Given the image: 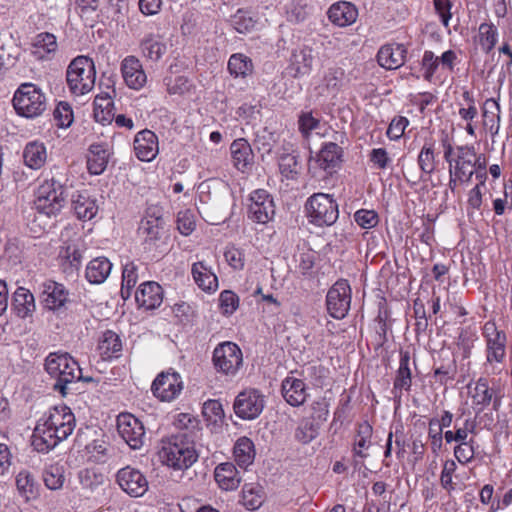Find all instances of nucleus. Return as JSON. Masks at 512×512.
Returning a JSON list of instances; mask_svg holds the SVG:
<instances>
[{
  "instance_id": "obj_1",
  "label": "nucleus",
  "mask_w": 512,
  "mask_h": 512,
  "mask_svg": "<svg viewBox=\"0 0 512 512\" xmlns=\"http://www.w3.org/2000/svg\"><path fill=\"white\" fill-rule=\"evenodd\" d=\"M75 428V416L66 405L50 408L39 420L32 435L34 449L47 453L67 439Z\"/></svg>"
},
{
  "instance_id": "obj_2",
  "label": "nucleus",
  "mask_w": 512,
  "mask_h": 512,
  "mask_svg": "<svg viewBox=\"0 0 512 512\" xmlns=\"http://www.w3.org/2000/svg\"><path fill=\"white\" fill-rule=\"evenodd\" d=\"M44 368L55 380L54 390L62 396L67 394L68 384L76 381H93L91 377H83L78 362L67 352H50L45 358Z\"/></svg>"
},
{
  "instance_id": "obj_3",
  "label": "nucleus",
  "mask_w": 512,
  "mask_h": 512,
  "mask_svg": "<svg viewBox=\"0 0 512 512\" xmlns=\"http://www.w3.org/2000/svg\"><path fill=\"white\" fill-rule=\"evenodd\" d=\"M68 198V187L59 179L52 177L44 180L35 192L34 206L36 211L46 217L57 216L65 206Z\"/></svg>"
},
{
  "instance_id": "obj_4",
  "label": "nucleus",
  "mask_w": 512,
  "mask_h": 512,
  "mask_svg": "<svg viewBox=\"0 0 512 512\" xmlns=\"http://www.w3.org/2000/svg\"><path fill=\"white\" fill-rule=\"evenodd\" d=\"M161 453L165 463L178 470L191 467L198 459L194 439L187 432L172 435Z\"/></svg>"
},
{
  "instance_id": "obj_5",
  "label": "nucleus",
  "mask_w": 512,
  "mask_h": 512,
  "mask_svg": "<svg viewBox=\"0 0 512 512\" xmlns=\"http://www.w3.org/2000/svg\"><path fill=\"white\" fill-rule=\"evenodd\" d=\"M66 80L73 95L81 96L89 93L94 88L96 80L94 61L84 55L74 58L68 65Z\"/></svg>"
},
{
  "instance_id": "obj_6",
  "label": "nucleus",
  "mask_w": 512,
  "mask_h": 512,
  "mask_svg": "<svg viewBox=\"0 0 512 512\" xmlns=\"http://www.w3.org/2000/svg\"><path fill=\"white\" fill-rule=\"evenodd\" d=\"M443 157L448 164V173L471 181L475 168V147L458 145L455 148L448 139L442 141Z\"/></svg>"
},
{
  "instance_id": "obj_7",
  "label": "nucleus",
  "mask_w": 512,
  "mask_h": 512,
  "mask_svg": "<svg viewBox=\"0 0 512 512\" xmlns=\"http://www.w3.org/2000/svg\"><path fill=\"white\" fill-rule=\"evenodd\" d=\"M13 106L18 115L35 118L46 110V96L35 84L23 83L14 93Z\"/></svg>"
},
{
  "instance_id": "obj_8",
  "label": "nucleus",
  "mask_w": 512,
  "mask_h": 512,
  "mask_svg": "<svg viewBox=\"0 0 512 512\" xmlns=\"http://www.w3.org/2000/svg\"><path fill=\"white\" fill-rule=\"evenodd\" d=\"M307 216L317 226H330L339 216L338 204L332 195L315 193L306 202Z\"/></svg>"
},
{
  "instance_id": "obj_9",
  "label": "nucleus",
  "mask_w": 512,
  "mask_h": 512,
  "mask_svg": "<svg viewBox=\"0 0 512 512\" xmlns=\"http://www.w3.org/2000/svg\"><path fill=\"white\" fill-rule=\"evenodd\" d=\"M212 361L218 372L233 376L242 365V351L233 342H223L214 349Z\"/></svg>"
},
{
  "instance_id": "obj_10",
  "label": "nucleus",
  "mask_w": 512,
  "mask_h": 512,
  "mask_svg": "<svg viewBox=\"0 0 512 512\" xmlns=\"http://www.w3.org/2000/svg\"><path fill=\"white\" fill-rule=\"evenodd\" d=\"M468 395L471 400V408L475 412V417L493 404L494 409L500 406V399L496 391L490 387L489 380L486 377H479L474 383L468 385Z\"/></svg>"
},
{
  "instance_id": "obj_11",
  "label": "nucleus",
  "mask_w": 512,
  "mask_h": 512,
  "mask_svg": "<svg viewBox=\"0 0 512 512\" xmlns=\"http://www.w3.org/2000/svg\"><path fill=\"white\" fill-rule=\"evenodd\" d=\"M248 218L258 224H267L275 217L276 206L272 195L265 189L254 190L249 197Z\"/></svg>"
},
{
  "instance_id": "obj_12",
  "label": "nucleus",
  "mask_w": 512,
  "mask_h": 512,
  "mask_svg": "<svg viewBox=\"0 0 512 512\" xmlns=\"http://www.w3.org/2000/svg\"><path fill=\"white\" fill-rule=\"evenodd\" d=\"M351 303V287L347 280L336 281L326 295V306L329 315L335 319L344 318Z\"/></svg>"
},
{
  "instance_id": "obj_13",
  "label": "nucleus",
  "mask_w": 512,
  "mask_h": 512,
  "mask_svg": "<svg viewBox=\"0 0 512 512\" xmlns=\"http://www.w3.org/2000/svg\"><path fill=\"white\" fill-rule=\"evenodd\" d=\"M117 431L131 449L138 450L144 445L146 438L144 425L131 413H120L117 416Z\"/></svg>"
},
{
  "instance_id": "obj_14",
  "label": "nucleus",
  "mask_w": 512,
  "mask_h": 512,
  "mask_svg": "<svg viewBox=\"0 0 512 512\" xmlns=\"http://www.w3.org/2000/svg\"><path fill=\"white\" fill-rule=\"evenodd\" d=\"M457 54L454 50H447L440 57L433 51L425 50L420 62L422 76L425 81L433 82L436 72L441 67L442 70L453 72L456 66Z\"/></svg>"
},
{
  "instance_id": "obj_15",
  "label": "nucleus",
  "mask_w": 512,
  "mask_h": 512,
  "mask_svg": "<svg viewBox=\"0 0 512 512\" xmlns=\"http://www.w3.org/2000/svg\"><path fill=\"white\" fill-rule=\"evenodd\" d=\"M265 405L264 396L255 389L244 390L239 393L234 401V412L243 420H253L263 411Z\"/></svg>"
},
{
  "instance_id": "obj_16",
  "label": "nucleus",
  "mask_w": 512,
  "mask_h": 512,
  "mask_svg": "<svg viewBox=\"0 0 512 512\" xmlns=\"http://www.w3.org/2000/svg\"><path fill=\"white\" fill-rule=\"evenodd\" d=\"M183 389L181 376L177 372H161L154 379L151 391L154 396L164 402H171L176 399Z\"/></svg>"
},
{
  "instance_id": "obj_17",
  "label": "nucleus",
  "mask_w": 512,
  "mask_h": 512,
  "mask_svg": "<svg viewBox=\"0 0 512 512\" xmlns=\"http://www.w3.org/2000/svg\"><path fill=\"white\" fill-rule=\"evenodd\" d=\"M116 482L125 493L135 498L142 497L149 487L146 476L139 469L131 466L118 470Z\"/></svg>"
},
{
  "instance_id": "obj_18",
  "label": "nucleus",
  "mask_w": 512,
  "mask_h": 512,
  "mask_svg": "<svg viewBox=\"0 0 512 512\" xmlns=\"http://www.w3.org/2000/svg\"><path fill=\"white\" fill-rule=\"evenodd\" d=\"M69 301V291L62 283L45 280L40 285V302L49 311L58 313L65 308Z\"/></svg>"
},
{
  "instance_id": "obj_19",
  "label": "nucleus",
  "mask_w": 512,
  "mask_h": 512,
  "mask_svg": "<svg viewBox=\"0 0 512 512\" xmlns=\"http://www.w3.org/2000/svg\"><path fill=\"white\" fill-rule=\"evenodd\" d=\"M507 335L485 341L484 369L488 375H499L507 357Z\"/></svg>"
},
{
  "instance_id": "obj_20",
  "label": "nucleus",
  "mask_w": 512,
  "mask_h": 512,
  "mask_svg": "<svg viewBox=\"0 0 512 512\" xmlns=\"http://www.w3.org/2000/svg\"><path fill=\"white\" fill-rule=\"evenodd\" d=\"M125 84L133 90L142 89L147 83V75L141 61L133 55L126 56L120 65Z\"/></svg>"
},
{
  "instance_id": "obj_21",
  "label": "nucleus",
  "mask_w": 512,
  "mask_h": 512,
  "mask_svg": "<svg viewBox=\"0 0 512 512\" xmlns=\"http://www.w3.org/2000/svg\"><path fill=\"white\" fill-rule=\"evenodd\" d=\"M410 354L400 350L399 367L393 380L392 394L395 402L401 403L404 392H409L412 385V371L410 367Z\"/></svg>"
},
{
  "instance_id": "obj_22",
  "label": "nucleus",
  "mask_w": 512,
  "mask_h": 512,
  "mask_svg": "<svg viewBox=\"0 0 512 512\" xmlns=\"http://www.w3.org/2000/svg\"><path fill=\"white\" fill-rule=\"evenodd\" d=\"M499 100V96L486 98L480 105L482 127L492 137L499 134L501 126L502 109Z\"/></svg>"
},
{
  "instance_id": "obj_23",
  "label": "nucleus",
  "mask_w": 512,
  "mask_h": 512,
  "mask_svg": "<svg viewBox=\"0 0 512 512\" xmlns=\"http://www.w3.org/2000/svg\"><path fill=\"white\" fill-rule=\"evenodd\" d=\"M462 100L457 102L458 115L465 123L464 130L471 136L476 137V122L479 110L476 104L474 94L470 90H463L461 94Z\"/></svg>"
},
{
  "instance_id": "obj_24",
  "label": "nucleus",
  "mask_w": 512,
  "mask_h": 512,
  "mask_svg": "<svg viewBox=\"0 0 512 512\" xmlns=\"http://www.w3.org/2000/svg\"><path fill=\"white\" fill-rule=\"evenodd\" d=\"M437 150V141L432 133L423 137V144L417 157V164L420 171L431 176L437 169L439 158Z\"/></svg>"
},
{
  "instance_id": "obj_25",
  "label": "nucleus",
  "mask_w": 512,
  "mask_h": 512,
  "mask_svg": "<svg viewBox=\"0 0 512 512\" xmlns=\"http://www.w3.org/2000/svg\"><path fill=\"white\" fill-rule=\"evenodd\" d=\"M499 41L498 27L492 21L482 22L473 36L474 51L491 54Z\"/></svg>"
},
{
  "instance_id": "obj_26",
  "label": "nucleus",
  "mask_w": 512,
  "mask_h": 512,
  "mask_svg": "<svg viewBox=\"0 0 512 512\" xmlns=\"http://www.w3.org/2000/svg\"><path fill=\"white\" fill-rule=\"evenodd\" d=\"M135 300L140 308L156 309L163 302V289L157 282H144L136 290Z\"/></svg>"
},
{
  "instance_id": "obj_27",
  "label": "nucleus",
  "mask_w": 512,
  "mask_h": 512,
  "mask_svg": "<svg viewBox=\"0 0 512 512\" xmlns=\"http://www.w3.org/2000/svg\"><path fill=\"white\" fill-rule=\"evenodd\" d=\"M281 392L285 401L293 407L303 405L308 397L305 382L290 375L282 381Z\"/></svg>"
},
{
  "instance_id": "obj_28",
  "label": "nucleus",
  "mask_w": 512,
  "mask_h": 512,
  "mask_svg": "<svg viewBox=\"0 0 512 512\" xmlns=\"http://www.w3.org/2000/svg\"><path fill=\"white\" fill-rule=\"evenodd\" d=\"M134 151L141 161H152L158 154V138L154 132L145 129L138 132L134 139Z\"/></svg>"
},
{
  "instance_id": "obj_29",
  "label": "nucleus",
  "mask_w": 512,
  "mask_h": 512,
  "mask_svg": "<svg viewBox=\"0 0 512 512\" xmlns=\"http://www.w3.org/2000/svg\"><path fill=\"white\" fill-rule=\"evenodd\" d=\"M72 207L78 219L91 220L98 212L97 199L88 190L77 191L72 195Z\"/></svg>"
},
{
  "instance_id": "obj_30",
  "label": "nucleus",
  "mask_w": 512,
  "mask_h": 512,
  "mask_svg": "<svg viewBox=\"0 0 512 512\" xmlns=\"http://www.w3.org/2000/svg\"><path fill=\"white\" fill-rule=\"evenodd\" d=\"M31 45V54L41 61L51 60L58 49L56 36L49 32L38 33Z\"/></svg>"
},
{
  "instance_id": "obj_31",
  "label": "nucleus",
  "mask_w": 512,
  "mask_h": 512,
  "mask_svg": "<svg viewBox=\"0 0 512 512\" xmlns=\"http://www.w3.org/2000/svg\"><path fill=\"white\" fill-rule=\"evenodd\" d=\"M234 167L241 172L249 170L254 162V154L249 142L244 138L234 140L230 145Z\"/></svg>"
},
{
  "instance_id": "obj_32",
  "label": "nucleus",
  "mask_w": 512,
  "mask_h": 512,
  "mask_svg": "<svg viewBox=\"0 0 512 512\" xmlns=\"http://www.w3.org/2000/svg\"><path fill=\"white\" fill-rule=\"evenodd\" d=\"M327 15L334 25L346 27L356 21L358 11L352 3L347 1H338L330 6Z\"/></svg>"
},
{
  "instance_id": "obj_33",
  "label": "nucleus",
  "mask_w": 512,
  "mask_h": 512,
  "mask_svg": "<svg viewBox=\"0 0 512 512\" xmlns=\"http://www.w3.org/2000/svg\"><path fill=\"white\" fill-rule=\"evenodd\" d=\"M191 274L197 286L205 292L211 293L218 289V278L212 268L204 261L192 264Z\"/></svg>"
},
{
  "instance_id": "obj_34",
  "label": "nucleus",
  "mask_w": 512,
  "mask_h": 512,
  "mask_svg": "<svg viewBox=\"0 0 512 512\" xmlns=\"http://www.w3.org/2000/svg\"><path fill=\"white\" fill-rule=\"evenodd\" d=\"M214 478L219 487L226 491L236 490L241 482L240 473L231 462L217 465L214 471Z\"/></svg>"
},
{
  "instance_id": "obj_35",
  "label": "nucleus",
  "mask_w": 512,
  "mask_h": 512,
  "mask_svg": "<svg viewBox=\"0 0 512 512\" xmlns=\"http://www.w3.org/2000/svg\"><path fill=\"white\" fill-rule=\"evenodd\" d=\"M112 267L113 265L107 257H96L88 262L85 278L91 284H102L109 277Z\"/></svg>"
},
{
  "instance_id": "obj_36",
  "label": "nucleus",
  "mask_w": 512,
  "mask_h": 512,
  "mask_svg": "<svg viewBox=\"0 0 512 512\" xmlns=\"http://www.w3.org/2000/svg\"><path fill=\"white\" fill-rule=\"evenodd\" d=\"M142 55L153 61H159L167 51V45L162 36L149 33L140 41Z\"/></svg>"
},
{
  "instance_id": "obj_37",
  "label": "nucleus",
  "mask_w": 512,
  "mask_h": 512,
  "mask_svg": "<svg viewBox=\"0 0 512 512\" xmlns=\"http://www.w3.org/2000/svg\"><path fill=\"white\" fill-rule=\"evenodd\" d=\"M12 309L20 318L31 316L35 311L34 295L24 287H18L12 298Z\"/></svg>"
},
{
  "instance_id": "obj_38",
  "label": "nucleus",
  "mask_w": 512,
  "mask_h": 512,
  "mask_svg": "<svg viewBox=\"0 0 512 512\" xmlns=\"http://www.w3.org/2000/svg\"><path fill=\"white\" fill-rule=\"evenodd\" d=\"M342 149L339 145L333 142L326 143L320 150L317 162L319 167L332 174L341 161Z\"/></svg>"
},
{
  "instance_id": "obj_39",
  "label": "nucleus",
  "mask_w": 512,
  "mask_h": 512,
  "mask_svg": "<svg viewBox=\"0 0 512 512\" xmlns=\"http://www.w3.org/2000/svg\"><path fill=\"white\" fill-rule=\"evenodd\" d=\"M23 159L26 166L31 169H40L47 160V151L44 143L32 141L26 144L23 151Z\"/></svg>"
},
{
  "instance_id": "obj_40",
  "label": "nucleus",
  "mask_w": 512,
  "mask_h": 512,
  "mask_svg": "<svg viewBox=\"0 0 512 512\" xmlns=\"http://www.w3.org/2000/svg\"><path fill=\"white\" fill-rule=\"evenodd\" d=\"M109 153L103 144H92L87 156V168L93 175H100L108 164Z\"/></svg>"
},
{
  "instance_id": "obj_41",
  "label": "nucleus",
  "mask_w": 512,
  "mask_h": 512,
  "mask_svg": "<svg viewBox=\"0 0 512 512\" xmlns=\"http://www.w3.org/2000/svg\"><path fill=\"white\" fill-rule=\"evenodd\" d=\"M233 453L238 466L246 469L255 458L254 443L248 437H240L234 445Z\"/></svg>"
},
{
  "instance_id": "obj_42",
  "label": "nucleus",
  "mask_w": 512,
  "mask_h": 512,
  "mask_svg": "<svg viewBox=\"0 0 512 512\" xmlns=\"http://www.w3.org/2000/svg\"><path fill=\"white\" fill-rule=\"evenodd\" d=\"M93 114L101 124L111 123L114 119V102L109 94L97 95L93 102Z\"/></svg>"
},
{
  "instance_id": "obj_43",
  "label": "nucleus",
  "mask_w": 512,
  "mask_h": 512,
  "mask_svg": "<svg viewBox=\"0 0 512 512\" xmlns=\"http://www.w3.org/2000/svg\"><path fill=\"white\" fill-rule=\"evenodd\" d=\"M227 68L235 78H246L253 73L254 65L250 57L243 53H234L229 57Z\"/></svg>"
},
{
  "instance_id": "obj_44",
  "label": "nucleus",
  "mask_w": 512,
  "mask_h": 512,
  "mask_svg": "<svg viewBox=\"0 0 512 512\" xmlns=\"http://www.w3.org/2000/svg\"><path fill=\"white\" fill-rule=\"evenodd\" d=\"M16 486L22 497L29 501L35 499L38 495V482L34 475L27 471L22 470L16 476Z\"/></svg>"
},
{
  "instance_id": "obj_45",
  "label": "nucleus",
  "mask_w": 512,
  "mask_h": 512,
  "mask_svg": "<svg viewBox=\"0 0 512 512\" xmlns=\"http://www.w3.org/2000/svg\"><path fill=\"white\" fill-rule=\"evenodd\" d=\"M292 66L295 71L294 76L300 77L310 73L313 65L312 50L308 47L294 51L292 54Z\"/></svg>"
},
{
  "instance_id": "obj_46",
  "label": "nucleus",
  "mask_w": 512,
  "mask_h": 512,
  "mask_svg": "<svg viewBox=\"0 0 512 512\" xmlns=\"http://www.w3.org/2000/svg\"><path fill=\"white\" fill-rule=\"evenodd\" d=\"M407 47L401 43L386 45V70H396L402 67L407 58Z\"/></svg>"
},
{
  "instance_id": "obj_47",
  "label": "nucleus",
  "mask_w": 512,
  "mask_h": 512,
  "mask_svg": "<svg viewBox=\"0 0 512 512\" xmlns=\"http://www.w3.org/2000/svg\"><path fill=\"white\" fill-rule=\"evenodd\" d=\"M138 281V266L133 261H128L123 265L122 284L120 293L124 300L130 298L132 290Z\"/></svg>"
},
{
  "instance_id": "obj_48",
  "label": "nucleus",
  "mask_w": 512,
  "mask_h": 512,
  "mask_svg": "<svg viewBox=\"0 0 512 512\" xmlns=\"http://www.w3.org/2000/svg\"><path fill=\"white\" fill-rule=\"evenodd\" d=\"M98 349L104 358H111L121 351V339L114 331L107 330L99 341Z\"/></svg>"
},
{
  "instance_id": "obj_49",
  "label": "nucleus",
  "mask_w": 512,
  "mask_h": 512,
  "mask_svg": "<svg viewBox=\"0 0 512 512\" xmlns=\"http://www.w3.org/2000/svg\"><path fill=\"white\" fill-rule=\"evenodd\" d=\"M164 220L161 217H147L141 221L139 232L145 236V241L155 242L161 238Z\"/></svg>"
},
{
  "instance_id": "obj_50",
  "label": "nucleus",
  "mask_w": 512,
  "mask_h": 512,
  "mask_svg": "<svg viewBox=\"0 0 512 512\" xmlns=\"http://www.w3.org/2000/svg\"><path fill=\"white\" fill-rule=\"evenodd\" d=\"M319 429V423L310 418H303L295 430L294 437L298 442L308 444L318 436Z\"/></svg>"
},
{
  "instance_id": "obj_51",
  "label": "nucleus",
  "mask_w": 512,
  "mask_h": 512,
  "mask_svg": "<svg viewBox=\"0 0 512 512\" xmlns=\"http://www.w3.org/2000/svg\"><path fill=\"white\" fill-rule=\"evenodd\" d=\"M257 19L248 10L238 9L231 17V25L241 34L250 33L254 30Z\"/></svg>"
},
{
  "instance_id": "obj_52",
  "label": "nucleus",
  "mask_w": 512,
  "mask_h": 512,
  "mask_svg": "<svg viewBox=\"0 0 512 512\" xmlns=\"http://www.w3.org/2000/svg\"><path fill=\"white\" fill-rule=\"evenodd\" d=\"M372 427L368 422H363L358 425L357 434L354 439V454L359 457H365L364 451L368 449L371 444Z\"/></svg>"
},
{
  "instance_id": "obj_53",
  "label": "nucleus",
  "mask_w": 512,
  "mask_h": 512,
  "mask_svg": "<svg viewBox=\"0 0 512 512\" xmlns=\"http://www.w3.org/2000/svg\"><path fill=\"white\" fill-rule=\"evenodd\" d=\"M43 481L50 490H58L65 482L63 466L58 464L49 465L43 471Z\"/></svg>"
},
{
  "instance_id": "obj_54",
  "label": "nucleus",
  "mask_w": 512,
  "mask_h": 512,
  "mask_svg": "<svg viewBox=\"0 0 512 512\" xmlns=\"http://www.w3.org/2000/svg\"><path fill=\"white\" fill-rule=\"evenodd\" d=\"M428 443L432 454L439 456L443 446V430L438 424V418L433 417L428 421Z\"/></svg>"
},
{
  "instance_id": "obj_55",
  "label": "nucleus",
  "mask_w": 512,
  "mask_h": 512,
  "mask_svg": "<svg viewBox=\"0 0 512 512\" xmlns=\"http://www.w3.org/2000/svg\"><path fill=\"white\" fill-rule=\"evenodd\" d=\"M477 447L478 445L475 438L470 437L469 441L457 443L453 453L457 461L465 465L474 459Z\"/></svg>"
},
{
  "instance_id": "obj_56",
  "label": "nucleus",
  "mask_w": 512,
  "mask_h": 512,
  "mask_svg": "<svg viewBox=\"0 0 512 512\" xmlns=\"http://www.w3.org/2000/svg\"><path fill=\"white\" fill-rule=\"evenodd\" d=\"M164 83L169 94L183 95L189 92L192 87L190 79L184 75L166 77Z\"/></svg>"
},
{
  "instance_id": "obj_57",
  "label": "nucleus",
  "mask_w": 512,
  "mask_h": 512,
  "mask_svg": "<svg viewBox=\"0 0 512 512\" xmlns=\"http://www.w3.org/2000/svg\"><path fill=\"white\" fill-rule=\"evenodd\" d=\"M276 143V137L273 132L267 128H262L256 132L254 144L262 154H269Z\"/></svg>"
},
{
  "instance_id": "obj_58",
  "label": "nucleus",
  "mask_w": 512,
  "mask_h": 512,
  "mask_svg": "<svg viewBox=\"0 0 512 512\" xmlns=\"http://www.w3.org/2000/svg\"><path fill=\"white\" fill-rule=\"evenodd\" d=\"M328 374L329 370L322 364L308 365L302 370V375L317 387L324 385V381L328 377Z\"/></svg>"
},
{
  "instance_id": "obj_59",
  "label": "nucleus",
  "mask_w": 512,
  "mask_h": 512,
  "mask_svg": "<svg viewBox=\"0 0 512 512\" xmlns=\"http://www.w3.org/2000/svg\"><path fill=\"white\" fill-rule=\"evenodd\" d=\"M239 307V297L231 290H223L219 295V308L225 316L232 315Z\"/></svg>"
},
{
  "instance_id": "obj_60",
  "label": "nucleus",
  "mask_w": 512,
  "mask_h": 512,
  "mask_svg": "<svg viewBox=\"0 0 512 512\" xmlns=\"http://www.w3.org/2000/svg\"><path fill=\"white\" fill-rule=\"evenodd\" d=\"M503 196V198H496L492 202L493 211L497 216H502L507 206L512 209V180L504 182Z\"/></svg>"
},
{
  "instance_id": "obj_61",
  "label": "nucleus",
  "mask_w": 512,
  "mask_h": 512,
  "mask_svg": "<svg viewBox=\"0 0 512 512\" xmlns=\"http://www.w3.org/2000/svg\"><path fill=\"white\" fill-rule=\"evenodd\" d=\"M344 78V71L341 68H329L323 78V83L328 92L339 91Z\"/></svg>"
},
{
  "instance_id": "obj_62",
  "label": "nucleus",
  "mask_w": 512,
  "mask_h": 512,
  "mask_svg": "<svg viewBox=\"0 0 512 512\" xmlns=\"http://www.w3.org/2000/svg\"><path fill=\"white\" fill-rule=\"evenodd\" d=\"M485 185L476 184L467 192L466 210L468 215L480 211L483 204V188Z\"/></svg>"
},
{
  "instance_id": "obj_63",
  "label": "nucleus",
  "mask_w": 512,
  "mask_h": 512,
  "mask_svg": "<svg viewBox=\"0 0 512 512\" xmlns=\"http://www.w3.org/2000/svg\"><path fill=\"white\" fill-rule=\"evenodd\" d=\"M57 126L61 128L69 127L73 121V111L66 102H60L53 111Z\"/></svg>"
},
{
  "instance_id": "obj_64",
  "label": "nucleus",
  "mask_w": 512,
  "mask_h": 512,
  "mask_svg": "<svg viewBox=\"0 0 512 512\" xmlns=\"http://www.w3.org/2000/svg\"><path fill=\"white\" fill-rule=\"evenodd\" d=\"M262 497L256 489L250 485H244L242 490V503L248 510H256L262 505Z\"/></svg>"
}]
</instances>
